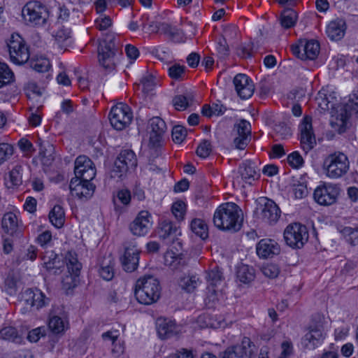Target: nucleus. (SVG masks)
I'll use <instances>...</instances> for the list:
<instances>
[{
	"label": "nucleus",
	"instance_id": "1",
	"mask_svg": "<svg viewBox=\"0 0 358 358\" xmlns=\"http://www.w3.org/2000/svg\"><path fill=\"white\" fill-rule=\"evenodd\" d=\"M213 220L217 229L235 233L242 227L243 214L237 204L227 202L219 206L214 213Z\"/></svg>",
	"mask_w": 358,
	"mask_h": 358
},
{
	"label": "nucleus",
	"instance_id": "2",
	"mask_svg": "<svg viewBox=\"0 0 358 358\" xmlns=\"http://www.w3.org/2000/svg\"><path fill=\"white\" fill-rule=\"evenodd\" d=\"M161 287L159 280L152 275L139 278L135 285L134 294L137 301L145 305H150L160 297Z\"/></svg>",
	"mask_w": 358,
	"mask_h": 358
},
{
	"label": "nucleus",
	"instance_id": "3",
	"mask_svg": "<svg viewBox=\"0 0 358 358\" xmlns=\"http://www.w3.org/2000/svg\"><path fill=\"white\" fill-rule=\"evenodd\" d=\"M46 6L38 1L27 2L22 9V16L26 24L31 26H43L48 18Z\"/></svg>",
	"mask_w": 358,
	"mask_h": 358
},
{
	"label": "nucleus",
	"instance_id": "4",
	"mask_svg": "<svg viewBox=\"0 0 358 358\" xmlns=\"http://www.w3.org/2000/svg\"><path fill=\"white\" fill-rule=\"evenodd\" d=\"M349 164L348 157L343 152H337L326 157L323 166L328 178L338 179L347 173Z\"/></svg>",
	"mask_w": 358,
	"mask_h": 358
},
{
	"label": "nucleus",
	"instance_id": "5",
	"mask_svg": "<svg viewBox=\"0 0 358 358\" xmlns=\"http://www.w3.org/2000/svg\"><path fill=\"white\" fill-rule=\"evenodd\" d=\"M118 49L113 38H105L101 41L98 47V59L99 64L106 70L115 69L118 62Z\"/></svg>",
	"mask_w": 358,
	"mask_h": 358
},
{
	"label": "nucleus",
	"instance_id": "6",
	"mask_svg": "<svg viewBox=\"0 0 358 358\" xmlns=\"http://www.w3.org/2000/svg\"><path fill=\"white\" fill-rule=\"evenodd\" d=\"M280 213L277 204L267 197H259L256 201L254 215L258 220L272 224L278 220Z\"/></svg>",
	"mask_w": 358,
	"mask_h": 358
},
{
	"label": "nucleus",
	"instance_id": "7",
	"mask_svg": "<svg viewBox=\"0 0 358 358\" xmlns=\"http://www.w3.org/2000/svg\"><path fill=\"white\" fill-rule=\"evenodd\" d=\"M337 113L332 115L330 124L336 131L342 134L346 131L349 119L351 116V110L358 111V96L354 95L345 105H339Z\"/></svg>",
	"mask_w": 358,
	"mask_h": 358
},
{
	"label": "nucleus",
	"instance_id": "8",
	"mask_svg": "<svg viewBox=\"0 0 358 358\" xmlns=\"http://www.w3.org/2000/svg\"><path fill=\"white\" fill-rule=\"evenodd\" d=\"M10 58L14 64L26 63L30 57L29 47L24 38L18 34H13L8 43Z\"/></svg>",
	"mask_w": 358,
	"mask_h": 358
},
{
	"label": "nucleus",
	"instance_id": "9",
	"mask_svg": "<svg viewBox=\"0 0 358 358\" xmlns=\"http://www.w3.org/2000/svg\"><path fill=\"white\" fill-rule=\"evenodd\" d=\"M308 236L306 227L299 223L289 224L284 231L285 241L292 248H301L308 241Z\"/></svg>",
	"mask_w": 358,
	"mask_h": 358
},
{
	"label": "nucleus",
	"instance_id": "10",
	"mask_svg": "<svg viewBox=\"0 0 358 358\" xmlns=\"http://www.w3.org/2000/svg\"><path fill=\"white\" fill-rule=\"evenodd\" d=\"M133 118L130 108L127 104L120 103L113 106L109 113V120L116 130H123L131 122Z\"/></svg>",
	"mask_w": 358,
	"mask_h": 358
},
{
	"label": "nucleus",
	"instance_id": "11",
	"mask_svg": "<svg viewBox=\"0 0 358 358\" xmlns=\"http://www.w3.org/2000/svg\"><path fill=\"white\" fill-rule=\"evenodd\" d=\"M166 131L165 122L159 117H154L149 120L148 133L149 134V144L150 149H156L161 145V142Z\"/></svg>",
	"mask_w": 358,
	"mask_h": 358
},
{
	"label": "nucleus",
	"instance_id": "12",
	"mask_svg": "<svg viewBox=\"0 0 358 358\" xmlns=\"http://www.w3.org/2000/svg\"><path fill=\"white\" fill-rule=\"evenodd\" d=\"M152 218L148 210H141L129 225L130 232L136 236H145L152 228Z\"/></svg>",
	"mask_w": 358,
	"mask_h": 358
},
{
	"label": "nucleus",
	"instance_id": "13",
	"mask_svg": "<svg viewBox=\"0 0 358 358\" xmlns=\"http://www.w3.org/2000/svg\"><path fill=\"white\" fill-rule=\"evenodd\" d=\"M339 194V188L332 184H323L314 191V200L322 206H330L336 203Z\"/></svg>",
	"mask_w": 358,
	"mask_h": 358
},
{
	"label": "nucleus",
	"instance_id": "14",
	"mask_svg": "<svg viewBox=\"0 0 358 358\" xmlns=\"http://www.w3.org/2000/svg\"><path fill=\"white\" fill-rule=\"evenodd\" d=\"M49 329L54 334L64 332L69 327L67 313L62 306H54L50 313Z\"/></svg>",
	"mask_w": 358,
	"mask_h": 358
},
{
	"label": "nucleus",
	"instance_id": "15",
	"mask_svg": "<svg viewBox=\"0 0 358 358\" xmlns=\"http://www.w3.org/2000/svg\"><path fill=\"white\" fill-rule=\"evenodd\" d=\"M69 189L72 196L81 200H87L92 196L95 185L91 182V180L73 178L69 184Z\"/></svg>",
	"mask_w": 358,
	"mask_h": 358
},
{
	"label": "nucleus",
	"instance_id": "16",
	"mask_svg": "<svg viewBox=\"0 0 358 358\" xmlns=\"http://www.w3.org/2000/svg\"><path fill=\"white\" fill-rule=\"evenodd\" d=\"M75 178L85 180H92L96 176V168L93 162L87 156H78L75 161Z\"/></svg>",
	"mask_w": 358,
	"mask_h": 358
},
{
	"label": "nucleus",
	"instance_id": "17",
	"mask_svg": "<svg viewBox=\"0 0 358 358\" xmlns=\"http://www.w3.org/2000/svg\"><path fill=\"white\" fill-rule=\"evenodd\" d=\"M299 129L301 147L306 152H308L316 145V139L313 131L312 118L308 116L305 117Z\"/></svg>",
	"mask_w": 358,
	"mask_h": 358
},
{
	"label": "nucleus",
	"instance_id": "18",
	"mask_svg": "<svg viewBox=\"0 0 358 358\" xmlns=\"http://www.w3.org/2000/svg\"><path fill=\"white\" fill-rule=\"evenodd\" d=\"M252 342L248 337H244L241 344L227 348L221 355V358H242L244 356L250 357L253 353Z\"/></svg>",
	"mask_w": 358,
	"mask_h": 358
},
{
	"label": "nucleus",
	"instance_id": "19",
	"mask_svg": "<svg viewBox=\"0 0 358 358\" xmlns=\"http://www.w3.org/2000/svg\"><path fill=\"white\" fill-rule=\"evenodd\" d=\"M325 335L324 327L321 322L313 324L309 327L308 331L303 338V344L308 349H314L323 342Z\"/></svg>",
	"mask_w": 358,
	"mask_h": 358
},
{
	"label": "nucleus",
	"instance_id": "20",
	"mask_svg": "<svg viewBox=\"0 0 358 358\" xmlns=\"http://www.w3.org/2000/svg\"><path fill=\"white\" fill-rule=\"evenodd\" d=\"M156 329L161 339H169L180 333V327L174 320L159 317L156 321Z\"/></svg>",
	"mask_w": 358,
	"mask_h": 358
},
{
	"label": "nucleus",
	"instance_id": "21",
	"mask_svg": "<svg viewBox=\"0 0 358 358\" xmlns=\"http://www.w3.org/2000/svg\"><path fill=\"white\" fill-rule=\"evenodd\" d=\"M22 301L38 310L49 303V299L38 289H27L22 294Z\"/></svg>",
	"mask_w": 358,
	"mask_h": 358
},
{
	"label": "nucleus",
	"instance_id": "22",
	"mask_svg": "<svg viewBox=\"0 0 358 358\" xmlns=\"http://www.w3.org/2000/svg\"><path fill=\"white\" fill-rule=\"evenodd\" d=\"M237 94L243 99H247L253 94L255 85L252 80L245 74H237L233 80Z\"/></svg>",
	"mask_w": 358,
	"mask_h": 358
},
{
	"label": "nucleus",
	"instance_id": "23",
	"mask_svg": "<svg viewBox=\"0 0 358 358\" xmlns=\"http://www.w3.org/2000/svg\"><path fill=\"white\" fill-rule=\"evenodd\" d=\"M140 250L135 244L131 243L125 247L124 254L121 259L123 268L127 272H132L138 265Z\"/></svg>",
	"mask_w": 358,
	"mask_h": 358
},
{
	"label": "nucleus",
	"instance_id": "24",
	"mask_svg": "<svg viewBox=\"0 0 358 358\" xmlns=\"http://www.w3.org/2000/svg\"><path fill=\"white\" fill-rule=\"evenodd\" d=\"M257 254L260 258H272L280 254V245L274 240L262 239L256 247Z\"/></svg>",
	"mask_w": 358,
	"mask_h": 358
},
{
	"label": "nucleus",
	"instance_id": "25",
	"mask_svg": "<svg viewBox=\"0 0 358 358\" xmlns=\"http://www.w3.org/2000/svg\"><path fill=\"white\" fill-rule=\"evenodd\" d=\"M238 171L242 179L248 184H251L252 181L259 177V173L257 171L255 164L251 161L243 162L239 166Z\"/></svg>",
	"mask_w": 358,
	"mask_h": 358
},
{
	"label": "nucleus",
	"instance_id": "26",
	"mask_svg": "<svg viewBox=\"0 0 358 358\" xmlns=\"http://www.w3.org/2000/svg\"><path fill=\"white\" fill-rule=\"evenodd\" d=\"M345 29V21L338 18L328 24L327 34L331 40H340L344 36Z\"/></svg>",
	"mask_w": 358,
	"mask_h": 358
},
{
	"label": "nucleus",
	"instance_id": "27",
	"mask_svg": "<svg viewBox=\"0 0 358 358\" xmlns=\"http://www.w3.org/2000/svg\"><path fill=\"white\" fill-rule=\"evenodd\" d=\"M124 329V327L121 326L120 324L117 325V328L113 327L111 329L101 334V338L105 342H110L113 345V352H123V347L119 345L117 346L116 342L118 341V339L121 334V330L123 331Z\"/></svg>",
	"mask_w": 358,
	"mask_h": 358
},
{
	"label": "nucleus",
	"instance_id": "28",
	"mask_svg": "<svg viewBox=\"0 0 358 358\" xmlns=\"http://www.w3.org/2000/svg\"><path fill=\"white\" fill-rule=\"evenodd\" d=\"M1 227L4 233L10 236L17 234L18 230L17 217L13 213H6L1 221Z\"/></svg>",
	"mask_w": 358,
	"mask_h": 358
},
{
	"label": "nucleus",
	"instance_id": "29",
	"mask_svg": "<svg viewBox=\"0 0 358 358\" xmlns=\"http://www.w3.org/2000/svg\"><path fill=\"white\" fill-rule=\"evenodd\" d=\"M178 231V227L174 223L169 220H164L160 223L159 236L163 240L173 241L177 236Z\"/></svg>",
	"mask_w": 358,
	"mask_h": 358
},
{
	"label": "nucleus",
	"instance_id": "30",
	"mask_svg": "<svg viewBox=\"0 0 358 358\" xmlns=\"http://www.w3.org/2000/svg\"><path fill=\"white\" fill-rule=\"evenodd\" d=\"M298 19L297 13L292 8L282 10L279 17L281 27L284 29H290L295 26Z\"/></svg>",
	"mask_w": 358,
	"mask_h": 358
},
{
	"label": "nucleus",
	"instance_id": "31",
	"mask_svg": "<svg viewBox=\"0 0 358 358\" xmlns=\"http://www.w3.org/2000/svg\"><path fill=\"white\" fill-rule=\"evenodd\" d=\"M39 154L45 164H50L54 160L55 148L48 141L38 140Z\"/></svg>",
	"mask_w": 358,
	"mask_h": 358
},
{
	"label": "nucleus",
	"instance_id": "32",
	"mask_svg": "<svg viewBox=\"0 0 358 358\" xmlns=\"http://www.w3.org/2000/svg\"><path fill=\"white\" fill-rule=\"evenodd\" d=\"M236 277L243 283H250L255 278V269L248 265L242 264L238 267Z\"/></svg>",
	"mask_w": 358,
	"mask_h": 358
},
{
	"label": "nucleus",
	"instance_id": "33",
	"mask_svg": "<svg viewBox=\"0 0 358 358\" xmlns=\"http://www.w3.org/2000/svg\"><path fill=\"white\" fill-rule=\"evenodd\" d=\"M301 47L304 52L305 59H314L319 54L320 45L314 40L301 41Z\"/></svg>",
	"mask_w": 358,
	"mask_h": 358
},
{
	"label": "nucleus",
	"instance_id": "34",
	"mask_svg": "<svg viewBox=\"0 0 358 358\" xmlns=\"http://www.w3.org/2000/svg\"><path fill=\"white\" fill-rule=\"evenodd\" d=\"M208 281V289L214 294H217L219 291L217 285L222 282V273L217 269H212L210 271L207 275Z\"/></svg>",
	"mask_w": 358,
	"mask_h": 358
},
{
	"label": "nucleus",
	"instance_id": "35",
	"mask_svg": "<svg viewBox=\"0 0 358 358\" xmlns=\"http://www.w3.org/2000/svg\"><path fill=\"white\" fill-rule=\"evenodd\" d=\"M42 260L47 270L59 269L61 266L59 258L53 251H45L42 256Z\"/></svg>",
	"mask_w": 358,
	"mask_h": 358
},
{
	"label": "nucleus",
	"instance_id": "36",
	"mask_svg": "<svg viewBox=\"0 0 358 358\" xmlns=\"http://www.w3.org/2000/svg\"><path fill=\"white\" fill-rule=\"evenodd\" d=\"M49 220L55 227L61 228L65 220L63 208L59 205L55 206L49 213Z\"/></svg>",
	"mask_w": 358,
	"mask_h": 358
},
{
	"label": "nucleus",
	"instance_id": "37",
	"mask_svg": "<svg viewBox=\"0 0 358 358\" xmlns=\"http://www.w3.org/2000/svg\"><path fill=\"white\" fill-rule=\"evenodd\" d=\"M65 259L66 261V266L69 269V272L75 276H78L79 275L82 265L78 260L76 253L72 251H69L66 253Z\"/></svg>",
	"mask_w": 358,
	"mask_h": 358
},
{
	"label": "nucleus",
	"instance_id": "38",
	"mask_svg": "<svg viewBox=\"0 0 358 358\" xmlns=\"http://www.w3.org/2000/svg\"><path fill=\"white\" fill-rule=\"evenodd\" d=\"M190 229L193 233L202 239H206L208 236V226L201 219H193L190 223Z\"/></svg>",
	"mask_w": 358,
	"mask_h": 358
},
{
	"label": "nucleus",
	"instance_id": "39",
	"mask_svg": "<svg viewBox=\"0 0 358 358\" xmlns=\"http://www.w3.org/2000/svg\"><path fill=\"white\" fill-rule=\"evenodd\" d=\"M194 96L191 92L176 96L173 99V103L178 110H184L192 104Z\"/></svg>",
	"mask_w": 358,
	"mask_h": 358
},
{
	"label": "nucleus",
	"instance_id": "40",
	"mask_svg": "<svg viewBox=\"0 0 358 358\" xmlns=\"http://www.w3.org/2000/svg\"><path fill=\"white\" fill-rule=\"evenodd\" d=\"M199 283V279L196 275L181 277L178 281L179 287L186 292L194 291Z\"/></svg>",
	"mask_w": 358,
	"mask_h": 358
},
{
	"label": "nucleus",
	"instance_id": "41",
	"mask_svg": "<svg viewBox=\"0 0 358 358\" xmlns=\"http://www.w3.org/2000/svg\"><path fill=\"white\" fill-rule=\"evenodd\" d=\"M114 262L111 257L105 259L101 264L99 273L100 276L105 280H110L114 277Z\"/></svg>",
	"mask_w": 358,
	"mask_h": 358
},
{
	"label": "nucleus",
	"instance_id": "42",
	"mask_svg": "<svg viewBox=\"0 0 358 358\" xmlns=\"http://www.w3.org/2000/svg\"><path fill=\"white\" fill-rule=\"evenodd\" d=\"M116 160H120L127 166V169L134 168L137 165L135 153L131 150H124L120 152Z\"/></svg>",
	"mask_w": 358,
	"mask_h": 358
},
{
	"label": "nucleus",
	"instance_id": "43",
	"mask_svg": "<svg viewBox=\"0 0 358 358\" xmlns=\"http://www.w3.org/2000/svg\"><path fill=\"white\" fill-rule=\"evenodd\" d=\"M316 100L317 101L318 106L323 110H331V116L337 113V110L339 109L338 105L336 107V103L333 101L329 100V97L324 94L319 93L317 97L316 98ZM332 120V117L331 118V120Z\"/></svg>",
	"mask_w": 358,
	"mask_h": 358
},
{
	"label": "nucleus",
	"instance_id": "44",
	"mask_svg": "<svg viewBox=\"0 0 358 358\" xmlns=\"http://www.w3.org/2000/svg\"><path fill=\"white\" fill-rule=\"evenodd\" d=\"M0 338L19 343L21 340L17 330L12 326H5L0 330Z\"/></svg>",
	"mask_w": 358,
	"mask_h": 358
},
{
	"label": "nucleus",
	"instance_id": "45",
	"mask_svg": "<svg viewBox=\"0 0 358 358\" xmlns=\"http://www.w3.org/2000/svg\"><path fill=\"white\" fill-rule=\"evenodd\" d=\"M29 66L34 71L43 73L48 71L50 68V61L45 57H37L36 59H31L29 61Z\"/></svg>",
	"mask_w": 358,
	"mask_h": 358
},
{
	"label": "nucleus",
	"instance_id": "46",
	"mask_svg": "<svg viewBox=\"0 0 358 358\" xmlns=\"http://www.w3.org/2000/svg\"><path fill=\"white\" fill-rule=\"evenodd\" d=\"M150 26L152 28V31H160L169 36H174L178 32V29L175 27L166 22H152Z\"/></svg>",
	"mask_w": 358,
	"mask_h": 358
},
{
	"label": "nucleus",
	"instance_id": "47",
	"mask_svg": "<svg viewBox=\"0 0 358 358\" xmlns=\"http://www.w3.org/2000/svg\"><path fill=\"white\" fill-rule=\"evenodd\" d=\"M23 167L21 165L15 166L10 171L9 178L12 186H20L22 183Z\"/></svg>",
	"mask_w": 358,
	"mask_h": 358
},
{
	"label": "nucleus",
	"instance_id": "48",
	"mask_svg": "<svg viewBox=\"0 0 358 358\" xmlns=\"http://www.w3.org/2000/svg\"><path fill=\"white\" fill-rule=\"evenodd\" d=\"M128 169L122 162L120 160H116L114 162V165L110 172V178L115 179H121L127 173Z\"/></svg>",
	"mask_w": 358,
	"mask_h": 358
},
{
	"label": "nucleus",
	"instance_id": "49",
	"mask_svg": "<svg viewBox=\"0 0 358 358\" xmlns=\"http://www.w3.org/2000/svg\"><path fill=\"white\" fill-rule=\"evenodd\" d=\"M13 77V73L8 65L0 62V88L9 83Z\"/></svg>",
	"mask_w": 358,
	"mask_h": 358
},
{
	"label": "nucleus",
	"instance_id": "50",
	"mask_svg": "<svg viewBox=\"0 0 358 358\" xmlns=\"http://www.w3.org/2000/svg\"><path fill=\"white\" fill-rule=\"evenodd\" d=\"M287 163L293 169H300L304 164L302 156L298 151H294L287 156Z\"/></svg>",
	"mask_w": 358,
	"mask_h": 358
},
{
	"label": "nucleus",
	"instance_id": "51",
	"mask_svg": "<svg viewBox=\"0 0 358 358\" xmlns=\"http://www.w3.org/2000/svg\"><path fill=\"white\" fill-rule=\"evenodd\" d=\"M172 213L178 220H182L186 212V204L182 201H178L172 205Z\"/></svg>",
	"mask_w": 358,
	"mask_h": 358
},
{
	"label": "nucleus",
	"instance_id": "52",
	"mask_svg": "<svg viewBox=\"0 0 358 358\" xmlns=\"http://www.w3.org/2000/svg\"><path fill=\"white\" fill-rule=\"evenodd\" d=\"M185 67L184 66H181L178 64H175L169 67L168 73L169 76L175 80L178 79H183L185 77Z\"/></svg>",
	"mask_w": 358,
	"mask_h": 358
},
{
	"label": "nucleus",
	"instance_id": "53",
	"mask_svg": "<svg viewBox=\"0 0 358 358\" xmlns=\"http://www.w3.org/2000/svg\"><path fill=\"white\" fill-rule=\"evenodd\" d=\"M5 290L9 295H14L17 292V280L9 274L5 280Z\"/></svg>",
	"mask_w": 358,
	"mask_h": 358
},
{
	"label": "nucleus",
	"instance_id": "54",
	"mask_svg": "<svg viewBox=\"0 0 358 358\" xmlns=\"http://www.w3.org/2000/svg\"><path fill=\"white\" fill-rule=\"evenodd\" d=\"M187 136L186 129L180 125L173 127L172 129V139L176 143H182Z\"/></svg>",
	"mask_w": 358,
	"mask_h": 358
},
{
	"label": "nucleus",
	"instance_id": "55",
	"mask_svg": "<svg viewBox=\"0 0 358 358\" xmlns=\"http://www.w3.org/2000/svg\"><path fill=\"white\" fill-rule=\"evenodd\" d=\"M212 151L210 143L208 141H203L197 148L196 154L199 157L206 158Z\"/></svg>",
	"mask_w": 358,
	"mask_h": 358
},
{
	"label": "nucleus",
	"instance_id": "56",
	"mask_svg": "<svg viewBox=\"0 0 358 358\" xmlns=\"http://www.w3.org/2000/svg\"><path fill=\"white\" fill-rule=\"evenodd\" d=\"M263 274L268 278H275L280 273V268L276 264H268L262 268Z\"/></svg>",
	"mask_w": 358,
	"mask_h": 358
},
{
	"label": "nucleus",
	"instance_id": "57",
	"mask_svg": "<svg viewBox=\"0 0 358 358\" xmlns=\"http://www.w3.org/2000/svg\"><path fill=\"white\" fill-rule=\"evenodd\" d=\"M54 37L59 44H62L70 39L71 31L69 29L61 27L55 32Z\"/></svg>",
	"mask_w": 358,
	"mask_h": 358
},
{
	"label": "nucleus",
	"instance_id": "58",
	"mask_svg": "<svg viewBox=\"0 0 358 358\" xmlns=\"http://www.w3.org/2000/svg\"><path fill=\"white\" fill-rule=\"evenodd\" d=\"M79 11L76 10H72L71 12L69 9H68L66 7L63 6L60 8V12H59V19L62 20H70L73 22L75 17H78Z\"/></svg>",
	"mask_w": 358,
	"mask_h": 358
},
{
	"label": "nucleus",
	"instance_id": "59",
	"mask_svg": "<svg viewBox=\"0 0 358 358\" xmlns=\"http://www.w3.org/2000/svg\"><path fill=\"white\" fill-rule=\"evenodd\" d=\"M343 232L345 235L348 236V241L350 243L351 245H358V227H345L343 230Z\"/></svg>",
	"mask_w": 358,
	"mask_h": 358
},
{
	"label": "nucleus",
	"instance_id": "60",
	"mask_svg": "<svg viewBox=\"0 0 358 358\" xmlns=\"http://www.w3.org/2000/svg\"><path fill=\"white\" fill-rule=\"evenodd\" d=\"M141 83L143 85V90L148 93L151 92L155 86V78L150 74L146 75L142 78Z\"/></svg>",
	"mask_w": 358,
	"mask_h": 358
},
{
	"label": "nucleus",
	"instance_id": "61",
	"mask_svg": "<svg viewBox=\"0 0 358 358\" xmlns=\"http://www.w3.org/2000/svg\"><path fill=\"white\" fill-rule=\"evenodd\" d=\"M293 192L296 199H303L308 195V188L303 182L293 185Z\"/></svg>",
	"mask_w": 358,
	"mask_h": 358
},
{
	"label": "nucleus",
	"instance_id": "62",
	"mask_svg": "<svg viewBox=\"0 0 358 358\" xmlns=\"http://www.w3.org/2000/svg\"><path fill=\"white\" fill-rule=\"evenodd\" d=\"M236 127L238 135H245L251 137V125L249 122L242 120L236 125Z\"/></svg>",
	"mask_w": 358,
	"mask_h": 358
},
{
	"label": "nucleus",
	"instance_id": "63",
	"mask_svg": "<svg viewBox=\"0 0 358 358\" xmlns=\"http://www.w3.org/2000/svg\"><path fill=\"white\" fill-rule=\"evenodd\" d=\"M13 148L8 143H0V164L13 155Z\"/></svg>",
	"mask_w": 358,
	"mask_h": 358
},
{
	"label": "nucleus",
	"instance_id": "64",
	"mask_svg": "<svg viewBox=\"0 0 358 358\" xmlns=\"http://www.w3.org/2000/svg\"><path fill=\"white\" fill-rule=\"evenodd\" d=\"M250 138L249 136L238 135L234 140L235 147L239 150L245 149L250 142Z\"/></svg>",
	"mask_w": 358,
	"mask_h": 358
}]
</instances>
